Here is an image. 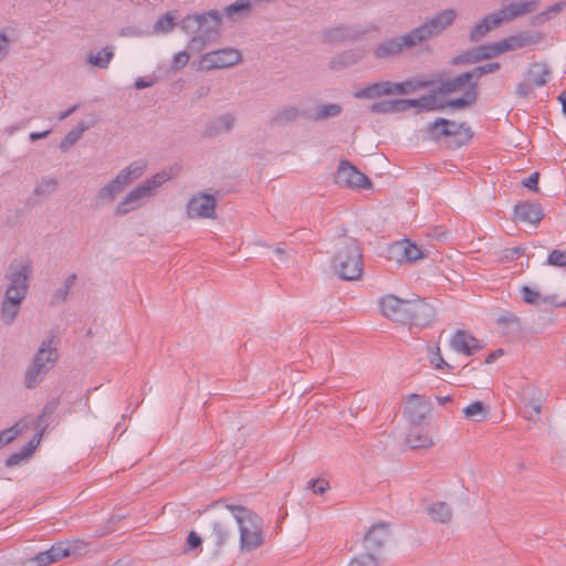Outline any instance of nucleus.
I'll use <instances>...</instances> for the list:
<instances>
[{"label":"nucleus","instance_id":"1","mask_svg":"<svg viewBox=\"0 0 566 566\" xmlns=\"http://www.w3.org/2000/svg\"><path fill=\"white\" fill-rule=\"evenodd\" d=\"M31 273L32 262L27 256L13 259L8 265L4 274L7 283L0 300L2 324L10 326L17 321L29 292Z\"/></svg>","mask_w":566,"mask_h":566},{"label":"nucleus","instance_id":"2","mask_svg":"<svg viewBox=\"0 0 566 566\" xmlns=\"http://www.w3.org/2000/svg\"><path fill=\"white\" fill-rule=\"evenodd\" d=\"M221 24L222 14L217 9L192 12L179 20L180 30L189 36L187 48L195 53L220 35Z\"/></svg>","mask_w":566,"mask_h":566},{"label":"nucleus","instance_id":"3","mask_svg":"<svg viewBox=\"0 0 566 566\" xmlns=\"http://www.w3.org/2000/svg\"><path fill=\"white\" fill-rule=\"evenodd\" d=\"M239 531V546L242 553L258 549L264 543L263 520L253 511L238 505H227Z\"/></svg>","mask_w":566,"mask_h":566},{"label":"nucleus","instance_id":"4","mask_svg":"<svg viewBox=\"0 0 566 566\" xmlns=\"http://www.w3.org/2000/svg\"><path fill=\"white\" fill-rule=\"evenodd\" d=\"M170 170H161L129 190L117 203L115 213L125 216L136 211L150 201L157 190L167 181L172 179Z\"/></svg>","mask_w":566,"mask_h":566},{"label":"nucleus","instance_id":"5","mask_svg":"<svg viewBox=\"0 0 566 566\" xmlns=\"http://www.w3.org/2000/svg\"><path fill=\"white\" fill-rule=\"evenodd\" d=\"M147 170V161L144 159L134 160L120 169L116 176L105 184L97 192L96 199L101 203L113 201L130 184L144 176Z\"/></svg>","mask_w":566,"mask_h":566},{"label":"nucleus","instance_id":"6","mask_svg":"<svg viewBox=\"0 0 566 566\" xmlns=\"http://www.w3.org/2000/svg\"><path fill=\"white\" fill-rule=\"evenodd\" d=\"M333 266L337 275L346 281L360 277L363 273L361 254L353 239L344 238L340 243Z\"/></svg>","mask_w":566,"mask_h":566},{"label":"nucleus","instance_id":"7","mask_svg":"<svg viewBox=\"0 0 566 566\" xmlns=\"http://www.w3.org/2000/svg\"><path fill=\"white\" fill-rule=\"evenodd\" d=\"M432 78L440 84L439 93L446 95L460 93L462 95L459 98H453L448 102V105L452 108H461L470 105L476 98V84L470 72H465L454 78L441 80L438 76H433Z\"/></svg>","mask_w":566,"mask_h":566},{"label":"nucleus","instance_id":"8","mask_svg":"<svg viewBox=\"0 0 566 566\" xmlns=\"http://www.w3.org/2000/svg\"><path fill=\"white\" fill-rule=\"evenodd\" d=\"M242 62L243 55L240 50L233 46H226L201 54L197 60V69L200 72H210L213 70L231 69Z\"/></svg>","mask_w":566,"mask_h":566},{"label":"nucleus","instance_id":"9","mask_svg":"<svg viewBox=\"0 0 566 566\" xmlns=\"http://www.w3.org/2000/svg\"><path fill=\"white\" fill-rule=\"evenodd\" d=\"M458 13L448 8L427 19L421 25L411 30L417 44L426 42L443 33L455 21Z\"/></svg>","mask_w":566,"mask_h":566},{"label":"nucleus","instance_id":"10","mask_svg":"<svg viewBox=\"0 0 566 566\" xmlns=\"http://www.w3.org/2000/svg\"><path fill=\"white\" fill-rule=\"evenodd\" d=\"M442 106L443 105L438 101L437 96L432 94L415 99L381 101L374 103L370 106V111L375 114H398L403 113L411 107L431 111L441 108Z\"/></svg>","mask_w":566,"mask_h":566},{"label":"nucleus","instance_id":"11","mask_svg":"<svg viewBox=\"0 0 566 566\" xmlns=\"http://www.w3.org/2000/svg\"><path fill=\"white\" fill-rule=\"evenodd\" d=\"M217 198L207 192L193 193L186 203V216L189 219H213L216 217Z\"/></svg>","mask_w":566,"mask_h":566},{"label":"nucleus","instance_id":"12","mask_svg":"<svg viewBox=\"0 0 566 566\" xmlns=\"http://www.w3.org/2000/svg\"><path fill=\"white\" fill-rule=\"evenodd\" d=\"M418 45L411 31L400 36L387 39L374 48L376 59H385L400 54L406 49Z\"/></svg>","mask_w":566,"mask_h":566},{"label":"nucleus","instance_id":"13","mask_svg":"<svg viewBox=\"0 0 566 566\" xmlns=\"http://www.w3.org/2000/svg\"><path fill=\"white\" fill-rule=\"evenodd\" d=\"M411 300H401L387 295L379 302L382 315L397 322H408V311Z\"/></svg>","mask_w":566,"mask_h":566},{"label":"nucleus","instance_id":"14","mask_svg":"<svg viewBox=\"0 0 566 566\" xmlns=\"http://www.w3.org/2000/svg\"><path fill=\"white\" fill-rule=\"evenodd\" d=\"M336 182L348 188L369 187L367 177L347 161H342L336 174Z\"/></svg>","mask_w":566,"mask_h":566},{"label":"nucleus","instance_id":"15","mask_svg":"<svg viewBox=\"0 0 566 566\" xmlns=\"http://www.w3.org/2000/svg\"><path fill=\"white\" fill-rule=\"evenodd\" d=\"M428 400L419 395H410L405 406V415L412 424H420L430 413Z\"/></svg>","mask_w":566,"mask_h":566},{"label":"nucleus","instance_id":"16","mask_svg":"<svg viewBox=\"0 0 566 566\" xmlns=\"http://www.w3.org/2000/svg\"><path fill=\"white\" fill-rule=\"evenodd\" d=\"M389 537L388 528L385 524H375L364 537V549L367 553L379 555L382 559V547Z\"/></svg>","mask_w":566,"mask_h":566},{"label":"nucleus","instance_id":"17","mask_svg":"<svg viewBox=\"0 0 566 566\" xmlns=\"http://www.w3.org/2000/svg\"><path fill=\"white\" fill-rule=\"evenodd\" d=\"M428 129L436 138L440 136H460L461 138L470 137V128L468 126L443 118H439L436 122L429 124Z\"/></svg>","mask_w":566,"mask_h":566},{"label":"nucleus","instance_id":"18","mask_svg":"<svg viewBox=\"0 0 566 566\" xmlns=\"http://www.w3.org/2000/svg\"><path fill=\"white\" fill-rule=\"evenodd\" d=\"M534 7L535 2L533 1H520L505 4L494 12V21L500 24L512 21L521 15L532 12Z\"/></svg>","mask_w":566,"mask_h":566},{"label":"nucleus","instance_id":"19","mask_svg":"<svg viewBox=\"0 0 566 566\" xmlns=\"http://www.w3.org/2000/svg\"><path fill=\"white\" fill-rule=\"evenodd\" d=\"M235 115L229 112L222 113L207 122L203 135L208 138L227 134L232 130L235 124Z\"/></svg>","mask_w":566,"mask_h":566},{"label":"nucleus","instance_id":"20","mask_svg":"<svg viewBox=\"0 0 566 566\" xmlns=\"http://www.w3.org/2000/svg\"><path fill=\"white\" fill-rule=\"evenodd\" d=\"M450 348L457 354L470 356L480 349V342L464 331H457L449 339Z\"/></svg>","mask_w":566,"mask_h":566},{"label":"nucleus","instance_id":"21","mask_svg":"<svg viewBox=\"0 0 566 566\" xmlns=\"http://www.w3.org/2000/svg\"><path fill=\"white\" fill-rule=\"evenodd\" d=\"M56 360L57 353L53 346V339L45 338L41 342L31 361L49 373L54 367Z\"/></svg>","mask_w":566,"mask_h":566},{"label":"nucleus","instance_id":"22","mask_svg":"<svg viewBox=\"0 0 566 566\" xmlns=\"http://www.w3.org/2000/svg\"><path fill=\"white\" fill-rule=\"evenodd\" d=\"M253 6L251 0H237L224 7L222 21L226 20L229 24H235L245 18L250 17Z\"/></svg>","mask_w":566,"mask_h":566},{"label":"nucleus","instance_id":"23","mask_svg":"<svg viewBox=\"0 0 566 566\" xmlns=\"http://www.w3.org/2000/svg\"><path fill=\"white\" fill-rule=\"evenodd\" d=\"M366 54L367 50L364 46L353 48L335 55L331 60L329 66L334 70L348 67L359 63L366 56Z\"/></svg>","mask_w":566,"mask_h":566},{"label":"nucleus","instance_id":"24","mask_svg":"<svg viewBox=\"0 0 566 566\" xmlns=\"http://www.w3.org/2000/svg\"><path fill=\"white\" fill-rule=\"evenodd\" d=\"M544 217L541 205L535 202H520L515 206V218L522 222L537 224Z\"/></svg>","mask_w":566,"mask_h":566},{"label":"nucleus","instance_id":"25","mask_svg":"<svg viewBox=\"0 0 566 566\" xmlns=\"http://www.w3.org/2000/svg\"><path fill=\"white\" fill-rule=\"evenodd\" d=\"M433 317V308L421 300H411L408 311V321L417 325H426Z\"/></svg>","mask_w":566,"mask_h":566},{"label":"nucleus","instance_id":"26","mask_svg":"<svg viewBox=\"0 0 566 566\" xmlns=\"http://www.w3.org/2000/svg\"><path fill=\"white\" fill-rule=\"evenodd\" d=\"M437 84L432 77H415L401 83H396V95H407L418 92L421 88L430 87Z\"/></svg>","mask_w":566,"mask_h":566},{"label":"nucleus","instance_id":"27","mask_svg":"<svg viewBox=\"0 0 566 566\" xmlns=\"http://www.w3.org/2000/svg\"><path fill=\"white\" fill-rule=\"evenodd\" d=\"M178 18L179 14L177 10L167 11L156 20L151 33L156 35L171 33L174 29L179 25Z\"/></svg>","mask_w":566,"mask_h":566},{"label":"nucleus","instance_id":"28","mask_svg":"<svg viewBox=\"0 0 566 566\" xmlns=\"http://www.w3.org/2000/svg\"><path fill=\"white\" fill-rule=\"evenodd\" d=\"M41 439H42V432L36 433L22 450L11 454L7 459L6 465L7 467H15V465L20 464L21 462L27 461L29 458H31V455L33 454V452L35 451L38 446L40 444Z\"/></svg>","mask_w":566,"mask_h":566},{"label":"nucleus","instance_id":"29","mask_svg":"<svg viewBox=\"0 0 566 566\" xmlns=\"http://www.w3.org/2000/svg\"><path fill=\"white\" fill-rule=\"evenodd\" d=\"M522 402L536 416L541 413L544 394L536 387L527 386L521 392Z\"/></svg>","mask_w":566,"mask_h":566},{"label":"nucleus","instance_id":"30","mask_svg":"<svg viewBox=\"0 0 566 566\" xmlns=\"http://www.w3.org/2000/svg\"><path fill=\"white\" fill-rule=\"evenodd\" d=\"M65 557V551H63L61 543H56L50 549L41 552L33 558L29 559L30 563L36 566H49Z\"/></svg>","mask_w":566,"mask_h":566},{"label":"nucleus","instance_id":"31","mask_svg":"<svg viewBox=\"0 0 566 566\" xmlns=\"http://www.w3.org/2000/svg\"><path fill=\"white\" fill-rule=\"evenodd\" d=\"M392 252L407 261H417L424 256L423 251L417 244L409 240L400 241L394 244Z\"/></svg>","mask_w":566,"mask_h":566},{"label":"nucleus","instance_id":"32","mask_svg":"<svg viewBox=\"0 0 566 566\" xmlns=\"http://www.w3.org/2000/svg\"><path fill=\"white\" fill-rule=\"evenodd\" d=\"M522 298L525 303L532 305L552 304L555 306H566V301L562 303L556 302L555 295L542 296L537 291L528 286H523L521 290Z\"/></svg>","mask_w":566,"mask_h":566},{"label":"nucleus","instance_id":"33","mask_svg":"<svg viewBox=\"0 0 566 566\" xmlns=\"http://www.w3.org/2000/svg\"><path fill=\"white\" fill-rule=\"evenodd\" d=\"M549 77V69L545 63H534L530 66L527 78L535 86H544Z\"/></svg>","mask_w":566,"mask_h":566},{"label":"nucleus","instance_id":"34","mask_svg":"<svg viewBox=\"0 0 566 566\" xmlns=\"http://www.w3.org/2000/svg\"><path fill=\"white\" fill-rule=\"evenodd\" d=\"M114 57V49L112 46L103 48L95 52H90L87 55V61L92 66L98 69H106L112 59Z\"/></svg>","mask_w":566,"mask_h":566},{"label":"nucleus","instance_id":"35","mask_svg":"<svg viewBox=\"0 0 566 566\" xmlns=\"http://www.w3.org/2000/svg\"><path fill=\"white\" fill-rule=\"evenodd\" d=\"M428 514L434 522L448 523L452 517L450 506L444 502H437L428 506Z\"/></svg>","mask_w":566,"mask_h":566},{"label":"nucleus","instance_id":"36","mask_svg":"<svg viewBox=\"0 0 566 566\" xmlns=\"http://www.w3.org/2000/svg\"><path fill=\"white\" fill-rule=\"evenodd\" d=\"M48 374L42 367L36 366L32 361L27 367L24 373V385L27 388H35L40 382L43 381L44 376Z\"/></svg>","mask_w":566,"mask_h":566},{"label":"nucleus","instance_id":"37","mask_svg":"<svg viewBox=\"0 0 566 566\" xmlns=\"http://www.w3.org/2000/svg\"><path fill=\"white\" fill-rule=\"evenodd\" d=\"M500 23L494 21V12L484 17L479 23L474 25L471 31L470 38L472 41L482 39L490 30L496 28Z\"/></svg>","mask_w":566,"mask_h":566},{"label":"nucleus","instance_id":"38","mask_svg":"<svg viewBox=\"0 0 566 566\" xmlns=\"http://www.w3.org/2000/svg\"><path fill=\"white\" fill-rule=\"evenodd\" d=\"M342 113V107L338 104H322L316 106L314 112L310 115L315 120L327 119L336 117Z\"/></svg>","mask_w":566,"mask_h":566},{"label":"nucleus","instance_id":"39","mask_svg":"<svg viewBox=\"0 0 566 566\" xmlns=\"http://www.w3.org/2000/svg\"><path fill=\"white\" fill-rule=\"evenodd\" d=\"M465 418L474 421H483L486 419L488 412L485 406L481 401H474L463 408Z\"/></svg>","mask_w":566,"mask_h":566},{"label":"nucleus","instance_id":"40","mask_svg":"<svg viewBox=\"0 0 566 566\" xmlns=\"http://www.w3.org/2000/svg\"><path fill=\"white\" fill-rule=\"evenodd\" d=\"M407 443L410 448H429L436 443V439L426 433L411 431L407 437Z\"/></svg>","mask_w":566,"mask_h":566},{"label":"nucleus","instance_id":"41","mask_svg":"<svg viewBox=\"0 0 566 566\" xmlns=\"http://www.w3.org/2000/svg\"><path fill=\"white\" fill-rule=\"evenodd\" d=\"M87 129V125L78 124L75 128L70 130L63 140L60 144V148L63 151L69 150L82 136V134Z\"/></svg>","mask_w":566,"mask_h":566},{"label":"nucleus","instance_id":"42","mask_svg":"<svg viewBox=\"0 0 566 566\" xmlns=\"http://www.w3.org/2000/svg\"><path fill=\"white\" fill-rule=\"evenodd\" d=\"M63 551H65V557H80L87 551V544L83 541L75 539L72 542H60Z\"/></svg>","mask_w":566,"mask_h":566},{"label":"nucleus","instance_id":"43","mask_svg":"<svg viewBox=\"0 0 566 566\" xmlns=\"http://www.w3.org/2000/svg\"><path fill=\"white\" fill-rule=\"evenodd\" d=\"M428 359L431 366L437 370L451 369V365L441 356L439 346H430L428 348Z\"/></svg>","mask_w":566,"mask_h":566},{"label":"nucleus","instance_id":"44","mask_svg":"<svg viewBox=\"0 0 566 566\" xmlns=\"http://www.w3.org/2000/svg\"><path fill=\"white\" fill-rule=\"evenodd\" d=\"M230 536V527L221 522L216 521L212 527V537L217 546H222Z\"/></svg>","mask_w":566,"mask_h":566},{"label":"nucleus","instance_id":"45","mask_svg":"<svg viewBox=\"0 0 566 566\" xmlns=\"http://www.w3.org/2000/svg\"><path fill=\"white\" fill-rule=\"evenodd\" d=\"M353 95L359 99H374L382 96L377 82L357 88Z\"/></svg>","mask_w":566,"mask_h":566},{"label":"nucleus","instance_id":"46","mask_svg":"<svg viewBox=\"0 0 566 566\" xmlns=\"http://www.w3.org/2000/svg\"><path fill=\"white\" fill-rule=\"evenodd\" d=\"M499 54H501V51H500V45L497 42V43L481 45V46L476 48L473 51L472 57L474 60H485V59H491L493 56H496Z\"/></svg>","mask_w":566,"mask_h":566},{"label":"nucleus","instance_id":"47","mask_svg":"<svg viewBox=\"0 0 566 566\" xmlns=\"http://www.w3.org/2000/svg\"><path fill=\"white\" fill-rule=\"evenodd\" d=\"M303 115H304V112L301 108H298L295 105H289V106L282 107L279 111L276 118L280 122H294V120L298 119L300 117H302Z\"/></svg>","mask_w":566,"mask_h":566},{"label":"nucleus","instance_id":"48","mask_svg":"<svg viewBox=\"0 0 566 566\" xmlns=\"http://www.w3.org/2000/svg\"><path fill=\"white\" fill-rule=\"evenodd\" d=\"M380 560L381 558H379V555L364 552L363 554L353 558L348 566H378Z\"/></svg>","mask_w":566,"mask_h":566},{"label":"nucleus","instance_id":"49","mask_svg":"<svg viewBox=\"0 0 566 566\" xmlns=\"http://www.w3.org/2000/svg\"><path fill=\"white\" fill-rule=\"evenodd\" d=\"M20 432L21 431L18 428V424L0 431V450L12 442L20 434Z\"/></svg>","mask_w":566,"mask_h":566},{"label":"nucleus","instance_id":"50","mask_svg":"<svg viewBox=\"0 0 566 566\" xmlns=\"http://www.w3.org/2000/svg\"><path fill=\"white\" fill-rule=\"evenodd\" d=\"M499 45H500L501 53H504L507 51H512V50L522 48L524 45V41L520 36H511L509 39L500 41Z\"/></svg>","mask_w":566,"mask_h":566},{"label":"nucleus","instance_id":"51","mask_svg":"<svg viewBox=\"0 0 566 566\" xmlns=\"http://www.w3.org/2000/svg\"><path fill=\"white\" fill-rule=\"evenodd\" d=\"M547 264L557 268L566 266V251L553 250L547 256Z\"/></svg>","mask_w":566,"mask_h":566},{"label":"nucleus","instance_id":"52","mask_svg":"<svg viewBox=\"0 0 566 566\" xmlns=\"http://www.w3.org/2000/svg\"><path fill=\"white\" fill-rule=\"evenodd\" d=\"M189 59H190V55L188 52H186V51L177 52L172 56L171 70L174 72L181 70L182 67H185L188 64Z\"/></svg>","mask_w":566,"mask_h":566},{"label":"nucleus","instance_id":"53","mask_svg":"<svg viewBox=\"0 0 566 566\" xmlns=\"http://www.w3.org/2000/svg\"><path fill=\"white\" fill-rule=\"evenodd\" d=\"M56 186H57L56 179H54L52 177H44L38 184L36 191L39 193H51L55 190Z\"/></svg>","mask_w":566,"mask_h":566},{"label":"nucleus","instance_id":"54","mask_svg":"<svg viewBox=\"0 0 566 566\" xmlns=\"http://www.w3.org/2000/svg\"><path fill=\"white\" fill-rule=\"evenodd\" d=\"M499 67L500 65L497 63H488L485 65L474 67L472 71H470V74L474 80H478L483 74L495 72L499 70Z\"/></svg>","mask_w":566,"mask_h":566},{"label":"nucleus","instance_id":"55","mask_svg":"<svg viewBox=\"0 0 566 566\" xmlns=\"http://www.w3.org/2000/svg\"><path fill=\"white\" fill-rule=\"evenodd\" d=\"M308 486L315 494H323L329 488V484L324 479H317L310 481Z\"/></svg>","mask_w":566,"mask_h":566},{"label":"nucleus","instance_id":"56","mask_svg":"<svg viewBox=\"0 0 566 566\" xmlns=\"http://www.w3.org/2000/svg\"><path fill=\"white\" fill-rule=\"evenodd\" d=\"M75 281H76V275L75 274L69 275L64 280L63 289L57 292V297H60L61 300H65L70 289L74 285Z\"/></svg>","mask_w":566,"mask_h":566},{"label":"nucleus","instance_id":"57","mask_svg":"<svg viewBox=\"0 0 566 566\" xmlns=\"http://www.w3.org/2000/svg\"><path fill=\"white\" fill-rule=\"evenodd\" d=\"M382 96L396 95V83L390 81L377 82Z\"/></svg>","mask_w":566,"mask_h":566},{"label":"nucleus","instance_id":"58","mask_svg":"<svg viewBox=\"0 0 566 566\" xmlns=\"http://www.w3.org/2000/svg\"><path fill=\"white\" fill-rule=\"evenodd\" d=\"M10 39L3 32H0V63L6 59L9 53Z\"/></svg>","mask_w":566,"mask_h":566},{"label":"nucleus","instance_id":"59","mask_svg":"<svg viewBox=\"0 0 566 566\" xmlns=\"http://www.w3.org/2000/svg\"><path fill=\"white\" fill-rule=\"evenodd\" d=\"M325 41L334 42L344 38V30L340 28L332 29L324 34Z\"/></svg>","mask_w":566,"mask_h":566},{"label":"nucleus","instance_id":"60","mask_svg":"<svg viewBox=\"0 0 566 566\" xmlns=\"http://www.w3.org/2000/svg\"><path fill=\"white\" fill-rule=\"evenodd\" d=\"M524 253V249L516 247L504 251L503 259L513 261L518 259Z\"/></svg>","mask_w":566,"mask_h":566},{"label":"nucleus","instance_id":"61","mask_svg":"<svg viewBox=\"0 0 566 566\" xmlns=\"http://www.w3.org/2000/svg\"><path fill=\"white\" fill-rule=\"evenodd\" d=\"M201 538L196 532H190L187 538V548L189 551L196 549L200 546Z\"/></svg>","mask_w":566,"mask_h":566},{"label":"nucleus","instance_id":"62","mask_svg":"<svg viewBox=\"0 0 566 566\" xmlns=\"http://www.w3.org/2000/svg\"><path fill=\"white\" fill-rule=\"evenodd\" d=\"M537 182H538V174L534 172L527 179L523 181V185L530 189L536 190L537 189Z\"/></svg>","mask_w":566,"mask_h":566},{"label":"nucleus","instance_id":"63","mask_svg":"<svg viewBox=\"0 0 566 566\" xmlns=\"http://www.w3.org/2000/svg\"><path fill=\"white\" fill-rule=\"evenodd\" d=\"M154 83L155 82L153 80H145V78L139 77L135 81V87L137 90H143V88L153 86Z\"/></svg>","mask_w":566,"mask_h":566},{"label":"nucleus","instance_id":"64","mask_svg":"<svg viewBox=\"0 0 566 566\" xmlns=\"http://www.w3.org/2000/svg\"><path fill=\"white\" fill-rule=\"evenodd\" d=\"M51 133V130H43V132H33L29 135V138L31 142H35L38 139H42V138H45L46 136H49V134Z\"/></svg>","mask_w":566,"mask_h":566}]
</instances>
